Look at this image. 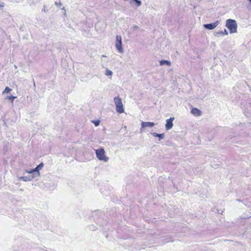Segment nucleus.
<instances>
[{
	"mask_svg": "<svg viewBox=\"0 0 251 251\" xmlns=\"http://www.w3.org/2000/svg\"><path fill=\"white\" fill-rule=\"evenodd\" d=\"M105 75L106 76H111L113 75V72L111 70L107 69H106Z\"/></svg>",
	"mask_w": 251,
	"mask_h": 251,
	"instance_id": "ddd939ff",
	"label": "nucleus"
},
{
	"mask_svg": "<svg viewBox=\"0 0 251 251\" xmlns=\"http://www.w3.org/2000/svg\"><path fill=\"white\" fill-rule=\"evenodd\" d=\"M214 35L216 37L218 36L219 35H223V31H218V32H214Z\"/></svg>",
	"mask_w": 251,
	"mask_h": 251,
	"instance_id": "f3484780",
	"label": "nucleus"
},
{
	"mask_svg": "<svg viewBox=\"0 0 251 251\" xmlns=\"http://www.w3.org/2000/svg\"><path fill=\"white\" fill-rule=\"evenodd\" d=\"M155 125L154 123L150 122H142L141 123V127L140 132H144L145 127H152Z\"/></svg>",
	"mask_w": 251,
	"mask_h": 251,
	"instance_id": "39448f33",
	"label": "nucleus"
},
{
	"mask_svg": "<svg viewBox=\"0 0 251 251\" xmlns=\"http://www.w3.org/2000/svg\"><path fill=\"white\" fill-rule=\"evenodd\" d=\"M152 135L154 137H159L160 139H163L164 137V134L163 133L162 134H158L155 132H153L152 133Z\"/></svg>",
	"mask_w": 251,
	"mask_h": 251,
	"instance_id": "f8f14e48",
	"label": "nucleus"
},
{
	"mask_svg": "<svg viewBox=\"0 0 251 251\" xmlns=\"http://www.w3.org/2000/svg\"><path fill=\"white\" fill-rule=\"evenodd\" d=\"M228 33L226 29H225L224 31H223V35H228Z\"/></svg>",
	"mask_w": 251,
	"mask_h": 251,
	"instance_id": "6ab92c4d",
	"label": "nucleus"
},
{
	"mask_svg": "<svg viewBox=\"0 0 251 251\" xmlns=\"http://www.w3.org/2000/svg\"><path fill=\"white\" fill-rule=\"evenodd\" d=\"M115 47L120 53H123L124 52L123 48L122 38L121 35H117L116 37Z\"/></svg>",
	"mask_w": 251,
	"mask_h": 251,
	"instance_id": "20e7f679",
	"label": "nucleus"
},
{
	"mask_svg": "<svg viewBox=\"0 0 251 251\" xmlns=\"http://www.w3.org/2000/svg\"><path fill=\"white\" fill-rule=\"evenodd\" d=\"M43 165V163H41L39 165H38L35 169H33V171H35L36 172V175H34V176H34V178L36 177H39L40 176L39 170L42 169Z\"/></svg>",
	"mask_w": 251,
	"mask_h": 251,
	"instance_id": "6e6552de",
	"label": "nucleus"
},
{
	"mask_svg": "<svg viewBox=\"0 0 251 251\" xmlns=\"http://www.w3.org/2000/svg\"><path fill=\"white\" fill-rule=\"evenodd\" d=\"M249 1L250 2V3H251V0H249Z\"/></svg>",
	"mask_w": 251,
	"mask_h": 251,
	"instance_id": "393cba45",
	"label": "nucleus"
},
{
	"mask_svg": "<svg viewBox=\"0 0 251 251\" xmlns=\"http://www.w3.org/2000/svg\"><path fill=\"white\" fill-rule=\"evenodd\" d=\"M12 91V89L8 87H6L2 92V94L3 95L5 93H9Z\"/></svg>",
	"mask_w": 251,
	"mask_h": 251,
	"instance_id": "4468645a",
	"label": "nucleus"
},
{
	"mask_svg": "<svg viewBox=\"0 0 251 251\" xmlns=\"http://www.w3.org/2000/svg\"><path fill=\"white\" fill-rule=\"evenodd\" d=\"M96 155L97 158L100 160L106 162L109 160V157L105 154V152L103 148H100L96 150Z\"/></svg>",
	"mask_w": 251,
	"mask_h": 251,
	"instance_id": "f03ea898",
	"label": "nucleus"
},
{
	"mask_svg": "<svg viewBox=\"0 0 251 251\" xmlns=\"http://www.w3.org/2000/svg\"><path fill=\"white\" fill-rule=\"evenodd\" d=\"M3 6H4V3H0V8H2Z\"/></svg>",
	"mask_w": 251,
	"mask_h": 251,
	"instance_id": "5701e85b",
	"label": "nucleus"
},
{
	"mask_svg": "<svg viewBox=\"0 0 251 251\" xmlns=\"http://www.w3.org/2000/svg\"><path fill=\"white\" fill-rule=\"evenodd\" d=\"M133 28L134 29L136 30L139 28V27L137 25H134Z\"/></svg>",
	"mask_w": 251,
	"mask_h": 251,
	"instance_id": "412c9836",
	"label": "nucleus"
},
{
	"mask_svg": "<svg viewBox=\"0 0 251 251\" xmlns=\"http://www.w3.org/2000/svg\"><path fill=\"white\" fill-rule=\"evenodd\" d=\"M102 57H106V56L105 55H102Z\"/></svg>",
	"mask_w": 251,
	"mask_h": 251,
	"instance_id": "b1692460",
	"label": "nucleus"
},
{
	"mask_svg": "<svg viewBox=\"0 0 251 251\" xmlns=\"http://www.w3.org/2000/svg\"><path fill=\"white\" fill-rule=\"evenodd\" d=\"M114 101L116 106V111L119 113H123L125 112L124 105L122 102V99L119 97H115Z\"/></svg>",
	"mask_w": 251,
	"mask_h": 251,
	"instance_id": "7ed1b4c3",
	"label": "nucleus"
},
{
	"mask_svg": "<svg viewBox=\"0 0 251 251\" xmlns=\"http://www.w3.org/2000/svg\"><path fill=\"white\" fill-rule=\"evenodd\" d=\"M16 98V97H14L13 96H8L6 99H8L9 100H10L12 103H13V100L15 99Z\"/></svg>",
	"mask_w": 251,
	"mask_h": 251,
	"instance_id": "2eb2a0df",
	"label": "nucleus"
},
{
	"mask_svg": "<svg viewBox=\"0 0 251 251\" xmlns=\"http://www.w3.org/2000/svg\"><path fill=\"white\" fill-rule=\"evenodd\" d=\"M93 123L94 124L95 126H98L100 125V121H94Z\"/></svg>",
	"mask_w": 251,
	"mask_h": 251,
	"instance_id": "a211bd4d",
	"label": "nucleus"
},
{
	"mask_svg": "<svg viewBox=\"0 0 251 251\" xmlns=\"http://www.w3.org/2000/svg\"><path fill=\"white\" fill-rule=\"evenodd\" d=\"M219 23H220V22L219 21H217V22H216L214 23H211V24H204L203 25V26L206 29H207L209 30H212V29H214L215 28H216L217 27V26L219 25Z\"/></svg>",
	"mask_w": 251,
	"mask_h": 251,
	"instance_id": "0eeeda50",
	"label": "nucleus"
},
{
	"mask_svg": "<svg viewBox=\"0 0 251 251\" xmlns=\"http://www.w3.org/2000/svg\"><path fill=\"white\" fill-rule=\"evenodd\" d=\"M25 171L27 173H28L29 174H32V176H34V175H36V172H35V171H33V169L29 170V171L26 170Z\"/></svg>",
	"mask_w": 251,
	"mask_h": 251,
	"instance_id": "dca6fc26",
	"label": "nucleus"
},
{
	"mask_svg": "<svg viewBox=\"0 0 251 251\" xmlns=\"http://www.w3.org/2000/svg\"><path fill=\"white\" fill-rule=\"evenodd\" d=\"M62 10H64V14L65 15H66V10L65 9V7H63V8H62Z\"/></svg>",
	"mask_w": 251,
	"mask_h": 251,
	"instance_id": "4be33fe9",
	"label": "nucleus"
},
{
	"mask_svg": "<svg viewBox=\"0 0 251 251\" xmlns=\"http://www.w3.org/2000/svg\"><path fill=\"white\" fill-rule=\"evenodd\" d=\"M164 64L167 65L168 66H171V63L170 61L168 60H162L160 61V65H163Z\"/></svg>",
	"mask_w": 251,
	"mask_h": 251,
	"instance_id": "9b49d317",
	"label": "nucleus"
},
{
	"mask_svg": "<svg viewBox=\"0 0 251 251\" xmlns=\"http://www.w3.org/2000/svg\"><path fill=\"white\" fill-rule=\"evenodd\" d=\"M226 26L229 29L230 34L237 33V24L235 20H227L226 23Z\"/></svg>",
	"mask_w": 251,
	"mask_h": 251,
	"instance_id": "f257e3e1",
	"label": "nucleus"
},
{
	"mask_svg": "<svg viewBox=\"0 0 251 251\" xmlns=\"http://www.w3.org/2000/svg\"><path fill=\"white\" fill-rule=\"evenodd\" d=\"M175 120L174 117H171L170 119L166 120L165 124V128L167 130L171 129L173 126V121Z\"/></svg>",
	"mask_w": 251,
	"mask_h": 251,
	"instance_id": "423d86ee",
	"label": "nucleus"
},
{
	"mask_svg": "<svg viewBox=\"0 0 251 251\" xmlns=\"http://www.w3.org/2000/svg\"><path fill=\"white\" fill-rule=\"evenodd\" d=\"M34 178V176H21L18 178L19 180H22L24 181H30L32 179Z\"/></svg>",
	"mask_w": 251,
	"mask_h": 251,
	"instance_id": "9d476101",
	"label": "nucleus"
},
{
	"mask_svg": "<svg viewBox=\"0 0 251 251\" xmlns=\"http://www.w3.org/2000/svg\"><path fill=\"white\" fill-rule=\"evenodd\" d=\"M191 113L195 116H200L202 114L201 111L197 108H192Z\"/></svg>",
	"mask_w": 251,
	"mask_h": 251,
	"instance_id": "1a4fd4ad",
	"label": "nucleus"
},
{
	"mask_svg": "<svg viewBox=\"0 0 251 251\" xmlns=\"http://www.w3.org/2000/svg\"><path fill=\"white\" fill-rule=\"evenodd\" d=\"M54 4L57 6H60L62 5V4L60 2H59V3L55 2Z\"/></svg>",
	"mask_w": 251,
	"mask_h": 251,
	"instance_id": "aec40b11",
	"label": "nucleus"
}]
</instances>
